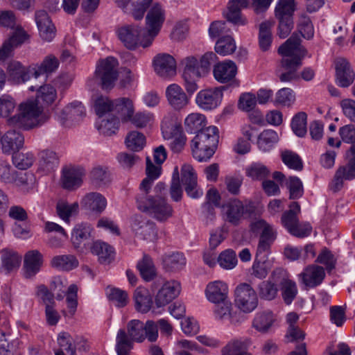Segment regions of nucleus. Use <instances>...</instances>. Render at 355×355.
<instances>
[{"label": "nucleus", "instance_id": "59", "mask_svg": "<svg viewBox=\"0 0 355 355\" xmlns=\"http://www.w3.org/2000/svg\"><path fill=\"white\" fill-rule=\"evenodd\" d=\"M295 10V0H279L275 8L277 18H292Z\"/></svg>", "mask_w": 355, "mask_h": 355}, {"label": "nucleus", "instance_id": "47", "mask_svg": "<svg viewBox=\"0 0 355 355\" xmlns=\"http://www.w3.org/2000/svg\"><path fill=\"white\" fill-rule=\"evenodd\" d=\"M137 268L141 276L146 282L152 280L156 276V269L153 260L146 254H144L143 259L138 262Z\"/></svg>", "mask_w": 355, "mask_h": 355}, {"label": "nucleus", "instance_id": "11", "mask_svg": "<svg viewBox=\"0 0 355 355\" xmlns=\"http://www.w3.org/2000/svg\"><path fill=\"white\" fill-rule=\"evenodd\" d=\"M248 213V207L238 199H232L222 206V216L225 222L239 225Z\"/></svg>", "mask_w": 355, "mask_h": 355}, {"label": "nucleus", "instance_id": "21", "mask_svg": "<svg viewBox=\"0 0 355 355\" xmlns=\"http://www.w3.org/2000/svg\"><path fill=\"white\" fill-rule=\"evenodd\" d=\"M355 78V72L349 62L345 58H338L336 60V80L338 86L348 87Z\"/></svg>", "mask_w": 355, "mask_h": 355}, {"label": "nucleus", "instance_id": "18", "mask_svg": "<svg viewBox=\"0 0 355 355\" xmlns=\"http://www.w3.org/2000/svg\"><path fill=\"white\" fill-rule=\"evenodd\" d=\"M181 181L189 197L196 199L202 196V190L198 187L197 174L191 165L184 164L182 166Z\"/></svg>", "mask_w": 355, "mask_h": 355}, {"label": "nucleus", "instance_id": "1", "mask_svg": "<svg viewBox=\"0 0 355 355\" xmlns=\"http://www.w3.org/2000/svg\"><path fill=\"white\" fill-rule=\"evenodd\" d=\"M30 90H37L36 99H30L19 104L17 114L8 119L10 125L17 126L24 130H30L41 125L43 108L39 104L42 102L50 105L56 98V90L49 85L44 86H31Z\"/></svg>", "mask_w": 355, "mask_h": 355}, {"label": "nucleus", "instance_id": "40", "mask_svg": "<svg viewBox=\"0 0 355 355\" xmlns=\"http://www.w3.org/2000/svg\"><path fill=\"white\" fill-rule=\"evenodd\" d=\"M268 255L257 256L252 267V275L262 279L266 277L272 268V260L268 259Z\"/></svg>", "mask_w": 355, "mask_h": 355}, {"label": "nucleus", "instance_id": "27", "mask_svg": "<svg viewBox=\"0 0 355 355\" xmlns=\"http://www.w3.org/2000/svg\"><path fill=\"white\" fill-rule=\"evenodd\" d=\"M43 256L38 250L28 251L24 257V275L26 278L34 277L41 268Z\"/></svg>", "mask_w": 355, "mask_h": 355}, {"label": "nucleus", "instance_id": "46", "mask_svg": "<svg viewBox=\"0 0 355 355\" xmlns=\"http://www.w3.org/2000/svg\"><path fill=\"white\" fill-rule=\"evenodd\" d=\"M78 207L77 202L70 204L65 200H59L56 205V211L61 219L69 223L70 217L78 213Z\"/></svg>", "mask_w": 355, "mask_h": 355}, {"label": "nucleus", "instance_id": "33", "mask_svg": "<svg viewBox=\"0 0 355 355\" xmlns=\"http://www.w3.org/2000/svg\"><path fill=\"white\" fill-rule=\"evenodd\" d=\"M58 165V159L53 151L45 150L39 155L37 171L46 174L53 171Z\"/></svg>", "mask_w": 355, "mask_h": 355}, {"label": "nucleus", "instance_id": "51", "mask_svg": "<svg viewBox=\"0 0 355 355\" xmlns=\"http://www.w3.org/2000/svg\"><path fill=\"white\" fill-rule=\"evenodd\" d=\"M108 299L119 308L125 306L128 302V295L126 291L114 287H108L106 290Z\"/></svg>", "mask_w": 355, "mask_h": 355}, {"label": "nucleus", "instance_id": "13", "mask_svg": "<svg viewBox=\"0 0 355 355\" xmlns=\"http://www.w3.org/2000/svg\"><path fill=\"white\" fill-rule=\"evenodd\" d=\"M85 114V107L82 103L73 101L57 114V119L62 125L70 127L82 121Z\"/></svg>", "mask_w": 355, "mask_h": 355}, {"label": "nucleus", "instance_id": "6", "mask_svg": "<svg viewBox=\"0 0 355 355\" xmlns=\"http://www.w3.org/2000/svg\"><path fill=\"white\" fill-rule=\"evenodd\" d=\"M252 232L259 233L257 248V255H268L270 248L277 239V231L274 227L263 219H258L251 224Z\"/></svg>", "mask_w": 355, "mask_h": 355}, {"label": "nucleus", "instance_id": "56", "mask_svg": "<svg viewBox=\"0 0 355 355\" xmlns=\"http://www.w3.org/2000/svg\"><path fill=\"white\" fill-rule=\"evenodd\" d=\"M34 161L35 157L32 153H19L17 151L12 153V162L19 169H27L32 166Z\"/></svg>", "mask_w": 355, "mask_h": 355}, {"label": "nucleus", "instance_id": "37", "mask_svg": "<svg viewBox=\"0 0 355 355\" xmlns=\"http://www.w3.org/2000/svg\"><path fill=\"white\" fill-rule=\"evenodd\" d=\"M92 228L87 223L76 225L71 232V242L75 248H78L81 245H85L91 237Z\"/></svg>", "mask_w": 355, "mask_h": 355}, {"label": "nucleus", "instance_id": "28", "mask_svg": "<svg viewBox=\"0 0 355 355\" xmlns=\"http://www.w3.org/2000/svg\"><path fill=\"white\" fill-rule=\"evenodd\" d=\"M275 321V315L271 311H259L253 318L252 327L261 334H267L270 331Z\"/></svg>", "mask_w": 355, "mask_h": 355}, {"label": "nucleus", "instance_id": "54", "mask_svg": "<svg viewBox=\"0 0 355 355\" xmlns=\"http://www.w3.org/2000/svg\"><path fill=\"white\" fill-rule=\"evenodd\" d=\"M186 264L184 256L180 252L173 253L164 259V268L169 271L181 270Z\"/></svg>", "mask_w": 355, "mask_h": 355}, {"label": "nucleus", "instance_id": "23", "mask_svg": "<svg viewBox=\"0 0 355 355\" xmlns=\"http://www.w3.org/2000/svg\"><path fill=\"white\" fill-rule=\"evenodd\" d=\"M228 286L220 280L209 282L205 289V295L207 300L211 303L224 302L228 298Z\"/></svg>", "mask_w": 355, "mask_h": 355}, {"label": "nucleus", "instance_id": "48", "mask_svg": "<svg viewBox=\"0 0 355 355\" xmlns=\"http://www.w3.org/2000/svg\"><path fill=\"white\" fill-rule=\"evenodd\" d=\"M278 135L272 130H266L259 136L257 144L260 150L268 151L277 141Z\"/></svg>", "mask_w": 355, "mask_h": 355}, {"label": "nucleus", "instance_id": "20", "mask_svg": "<svg viewBox=\"0 0 355 355\" xmlns=\"http://www.w3.org/2000/svg\"><path fill=\"white\" fill-rule=\"evenodd\" d=\"M24 143V136L15 130H10L1 137V150L4 154L10 155L19 151Z\"/></svg>", "mask_w": 355, "mask_h": 355}, {"label": "nucleus", "instance_id": "24", "mask_svg": "<svg viewBox=\"0 0 355 355\" xmlns=\"http://www.w3.org/2000/svg\"><path fill=\"white\" fill-rule=\"evenodd\" d=\"M166 95L170 105L176 110H180L189 103V98L180 86L170 85L166 90Z\"/></svg>", "mask_w": 355, "mask_h": 355}, {"label": "nucleus", "instance_id": "61", "mask_svg": "<svg viewBox=\"0 0 355 355\" xmlns=\"http://www.w3.org/2000/svg\"><path fill=\"white\" fill-rule=\"evenodd\" d=\"M295 96L293 91L290 88H282L277 91L274 103L277 105L291 106L295 101Z\"/></svg>", "mask_w": 355, "mask_h": 355}, {"label": "nucleus", "instance_id": "10", "mask_svg": "<svg viewBox=\"0 0 355 355\" xmlns=\"http://www.w3.org/2000/svg\"><path fill=\"white\" fill-rule=\"evenodd\" d=\"M271 278L280 283L282 298L286 304H291L298 293L296 282L288 278L286 272L280 268L272 271Z\"/></svg>", "mask_w": 355, "mask_h": 355}, {"label": "nucleus", "instance_id": "43", "mask_svg": "<svg viewBox=\"0 0 355 355\" xmlns=\"http://www.w3.org/2000/svg\"><path fill=\"white\" fill-rule=\"evenodd\" d=\"M206 117L198 112L189 114L184 120V126L188 132L198 133L204 129Z\"/></svg>", "mask_w": 355, "mask_h": 355}, {"label": "nucleus", "instance_id": "64", "mask_svg": "<svg viewBox=\"0 0 355 355\" xmlns=\"http://www.w3.org/2000/svg\"><path fill=\"white\" fill-rule=\"evenodd\" d=\"M119 123L117 117L112 116L109 119H102L97 128L101 134L110 136L115 133L119 128Z\"/></svg>", "mask_w": 355, "mask_h": 355}, {"label": "nucleus", "instance_id": "29", "mask_svg": "<svg viewBox=\"0 0 355 355\" xmlns=\"http://www.w3.org/2000/svg\"><path fill=\"white\" fill-rule=\"evenodd\" d=\"M161 130L164 139H169L174 134L182 130L181 122L178 120L176 114L169 112L164 116Z\"/></svg>", "mask_w": 355, "mask_h": 355}, {"label": "nucleus", "instance_id": "8", "mask_svg": "<svg viewBox=\"0 0 355 355\" xmlns=\"http://www.w3.org/2000/svg\"><path fill=\"white\" fill-rule=\"evenodd\" d=\"M116 33L120 41L130 50L139 46L143 47L142 44L146 41V37L144 35L142 28L137 25L123 26L117 29Z\"/></svg>", "mask_w": 355, "mask_h": 355}, {"label": "nucleus", "instance_id": "38", "mask_svg": "<svg viewBox=\"0 0 355 355\" xmlns=\"http://www.w3.org/2000/svg\"><path fill=\"white\" fill-rule=\"evenodd\" d=\"M135 309L137 311L146 313L153 305L152 297L146 288H137L134 293Z\"/></svg>", "mask_w": 355, "mask_h": 355}, {"label": "nucleus", "instance_id": "4", "mask_svg": "<svg viewBox=\"0 0 355 355\" xmlns=\"http://www.w3.org/2000/svg\"><path fill=\"white\" fill-rule=\"evenodd\" d=\"M137 203L139 210L148 213L159 222L167 220L173 214L172 206L164 197L159 195L141 192L137 196Z\"/></svg>", "mask_w": 355, "mask_h": 355}, {"label": "nucleus", "instance_id": "34", "mask_svg": "<svg viewBox=\"0 0 355 355\" xmlns=\"http://www.w3.org/2000/svg\"><path fill=\"white\" fill-rule=\"evenodd\" d=\"M8 74L9 78L15 84H21L26 82L30 79L29 72L22 64L18 61H12L8 66Z\"/></svg>", "mask_w": 355, "mask_h": 355}, {"label": "nucleus", "instance_id": "25", "mask_svg": "<svg viewBox=\"0 0 355 355\" xmlns=\"http://www.w3.org/2000/svg\"><path fill=\"white\" fill-rule=\"evenodd\" d=\"M84 170L82 168L69 167L62 171V184L64 189L73 190L80 187Z\"/></svg>", "mask_w": 355, "mask_h": 355}, {"label": "nucleus", "instance_id": "36", "mask_svg": "<svg viewBox=\"0 0 355 355\" xmlns=\"http://www.w3.org/2000/svg\"><path fill=\"white\" fill-rule=\"evenodd\" d=\"M2 270L8 273L19 268L21 261V257L16 252L4 249L1 251Z\"/></svg>", "mask_w": 355, "mask_h": 355}, {"label": "nucleus", "instance_id": "53", "mask_svg": "<svg viewBox=\"0 0 355 355\" xmlns=\"http://www.w3.org/2000/svg\"><path fill=\"white\" fill-rule=\"evenodd\" d=\"M219 266L225 270H232L237 265V257L235 252L227 249L220 253L217 258Z\"/></svg>", "mask_w": 355, "mask_h": 355}, {"label": "nucleus", "instance_id": "49", "mask_svg": "<svg viewBox=\"0 0 355 355\" xmlns=\"http://www.w3.org/2000/svg\"><path fill=\"white\" fill-rule=\"evenodd\" d=\"M126 147L132 151H139L146 144V137L141 132L132 131L129 132L125 139Z\"/></svg>", "mask_w": 355, "mask_h": 355}, {"label": "nucleus", "instance_id": "32", "mask_svg": "<svg viewBox=\"0 0 355 355\" xmlns=\"http://www.w3.org/2000/svg\"><path fill=\"white\" fill-rule=\"evenodd\" d=\"M80 203L87 209L101 213L107 206V200L100 193L91 192L82 198Z\"/></svg>", "mask_w": 355, "mask_h": 355}, {"label": "nucleus", "instance_id": "41", "mask_svg": "<svg viewBox=\"0 0 355 355\" xmlns=\"http://www.w3.org/2000/svg\"><path fill=\"white\" fill-rule=\"evenodd\" d=\"M51 266L59 270H71L78 266V261L74 255H57L51 260Z\"/></svg>", "mask_w": 355, "mask_h": 355}, {"label": "nucleus", "instance_id": "3", "mask_svg": "<svg viewBox=\"0 0 355 355\" xmlns=\"http://www.w3.org/2000/svg\"><path fill=\"white\" fill-rule=\"evenodd\" d=\"M218 130L216 126L204 128L191 141L193 157L198 162H207L214 154L218 143Z\"/></svg>", "mask_w": 355, "mask_h": 355}, {"label": "nucleus", "instance_id": "9", "mask_svg": "<svg viewBox=\"0 0 355 355\" xmlns=\"http://www.w3.org/2000/svg\"><path fill=\"white\" fill-rule=\"evenodd\" d=\"M164 19V11L159 5H155L149 10L146 16L148 34L146 35V41L142 44L144 48L151 45L155 37L159 32Z\"/></svg>", "mask_w": 355, "mask_h": 355}, {"label": "nucleus", "instance_id": "31", "mask_svg": "<svg viewBox=\"0 0 355 355\" xmlns=\"http://www.w3.org/2000/svg\"><path fill=\"white\" fill-rule=\"evenodd\" d=\"M114 112L118 114V119L122 122L131 121L135 114L133 102L128 98H119L114 100Z\"/></svg>", "mask_w": 355, "mask_h": 355}, {"label": "nucleus", "instance_id": "14", "mask_svg": "<svg viewBox=\"0 0 355 355\" xmlns=\"http://www.w3.org/2000/svg\"><path fill=\"white\" fill-rule=\"evenodd\" d=\"M345 159L346 164L340 166L334 175V183L337 189L343 187L344 180L355 179V144L346 152Z\"/></svg>", "mask_w": 355, "mask_h": 355}, {"label": "nucleus", "instance_id": "12", "mask_svg": "<svg viewBox=\"0 0 355 355\" xmlns=\"http://www.w3.org/2000/svg\"><path fill=\"white\" fill-rule=\"evenodd\" d=\"M131 229L137 237L144 240L153 241L157 237L156 224L141 215L132 218Z\"/></svg>", "mask_w": 355, "mask_h": 355}, {"label": "nucleus", "instance_id": "57", "mask_svg": "<svg viewBox=\"0 0 355 355\" xmlns=\"http://www.w3.org/2000/svg\"><path fill=\"white\" fill-rule=\"evenodd\" d=\"M282 160L289 168L302 171L303 162L300 157L295 152L285 150L282 153Z\"/></svg>", "mask_w": 355, "mask_h": 355}, {"label": "nucleus", "instance_id": "39", "mask_svg": "<svg viewBox=\"0 0 355 355\" xmlns=\"http://www.w3.org/2000/svg\"><path fill=\"white\" fill-rule=\"evenodd\" d=\"M146 178H144L141 184V192H149L153 182L155 180L157 179L161 174V166L154 165L149 157H146Z\"/></svg>", "mask_w": 355, "mask_h": 355}, {"label": "nucleus", "instance_id": "35", "mask_svg": "<svg viewBox=\"0 0 355 355\" xmlns=\"http://www.w3.org/2000/svg\"><path fill=\"white\" fill-rule=\"evenodd\" d=\"M250 343L248 338L231 340L222 348L221 355H251L246 352Z\"/></svg>", "mask_w": 355, "mask_h": 355}, {"label": "nucleus", "instance_id": "62", "mask_svg": "<svg viewBox=\"0 0 355 355\" xmlns=\"http://www.w3.org/2000/svg\"><path fill=\"white\" fill-rule=\"evenodd\" d=\"M169 192L171 198L173 201L179 202L182 200L183 190L180 184L178 166H175L174 168Z\"/></svg>", "mask_w": 355, "mask_h": 355}, {"label": "nucleus", "instance_id": "45", "mask_svg": "<svg viewBox=\"0 0 355 355\" xmlns=\"http://www.w3.org/2000/svg\"><path fill=\"white\" fill-rule=\"evenodd\" d=\"M91 250L93 254L98 256L99 261L102 263H108L113 258L112 248L104 242H94Z\"/></svg>", "mask_w": 355, "mask_h": 355}, {"label": "nucleus", "instance_id": "26", "mask_svg": "<svg viewBox=\"0 0 355 355\" xmlns=\"http://www.w3.org/2000/svg\"><path fill=\"white\" fill-rule=\"evenodd\" d=\"M249 0H230L225 17L227 21L236 24L245 25L247 20L241 15V10L248 6Z\"/></svg>", "mask_w": 355, "mask_h": 355}, {"label": "nucleus", "instance_id": "16", "mask_svg": "<svg viewBox=\"0 0 355 355\" xmlns=\"http://www.w3.org/2000/svg\"><path fill=\"white\" fill-rule=\"evenodd\" d=\"M181 292V284L176 280L165 282L157 291L155 303L157 307H163L178 297Z\"/></svg>", "mask_w": 355, "mask_h": 355}, {"label": "nucleus", "instance_id": "55", "mask_svg": "<svg viewBox=\"0 0 355 355\" xmlns=\"http://www.w3.org/2000/svg\"><path fill=\"white\" fill-rule=\"evenodd\" d=\"M307 114L304 112L296 114L291 121V128L293 132L300 137H303L306 134Z\"/></svg>", "mask_w": 355, "mask_h": 355}, {"label": "nucleus", "instance_id": "19", "mask_svg": "<svg viewBox=\"0 0 355 355\" xmlns=\"http://www.w3.org/2000/svg\"><path fill=\"white\" fill-rule=\"evenodd\" d=\"M213 73L215 79L221 83L232 81L234 87L239 85V81L235 78L237 67L232 60H226L215 65Z\"/></svg>", "mask_w": 355, "mask_h": 355}, {"label": "nucleus", "instance_id": "58", "mask_svg": "<svg viewBox=\"0 0 355 355\" xmlns=\"http://www.w3.org/2000/svg\"><path fill=\"white\" fill-rule=\"evenodd\" d=\"M245 173L254 180H261L269 175L270 170L262 164L253 163L246 168Z\"/></svg>", "mask_w": 355, "mask_h": 355}, {"label": "nucleus", "instance_id": "42", "mask_svg": "<svg viewBox=\"0 0 355 355\" xmlns=\"http://www.w3.org/2000/svg\"><path fill=\"white\" fill-rule=\"evenodd\" d=\"M59 66V61L53 55L46 56L40 65H35L32 68L33 76L37 78L40 76L50 73L55 71Z\"/></svg>", "mask_w": 355, "mask_h": 355}, {"label": "nucleus", "instance_id": "30", "mask_svg": "<svg viewBox=\"0 0 355 355\" xmlns=\"http://www.w3.org/2000/svg\"><path fill=\"white\" fill-rule=\"evenodd\" d=\"M123 331L127 338L131 342L132 348L133 347V342L142 343L145 340L144 335V324L139 320H132L127 324V332L124 329H119L116 338L119 336V333Z\"/></svg>", "mask_w": 355, "mask_h": 355}, {"label": "nucleus", "instance_id": "5", "mask_svg": "<svg viewBox=\"0 0 355 355\" xmlns=\"http://www.w3.org/2000/svg\"><path fill=\"white\" fill-rule=\"evenodd\" d=\"M119 62L116 58L108 56L100 60L95 71V78L103 89H112L119 76Z\"/></svg>", "mask_w": 355, "mask_h": 355}, {"label": "nucleus", "instance_id": "44", "mask_svg": "<svg viewBox=\"0 0 355 355\" xmlns=\"http://www.w3.org/2000/svg\"><path fill=\"white\" fill-rule=\"evenodd\" d=\"M289 207L290 209L283 214L281 220L282 225L290 233L292 228H294L299 222L297 215L300 212V206L298 202H293Z\"/></svg>", "mask_w": 355, "mask_h": 355}, {"label": "nucleus", "instance_id": "15", "mask_svg": "<svg viewBox=\"0 0 355 355\" xmlns=\"http://www.w3.org/2000/svg\"><path fill=\"white\" fill-rule=\"evenodd\" d=\"M223 89V87H219L200 91L196 97V104L205 110L215 109L222 101Z\"/></svg>", "mask_w": 355, "mask_h": 355}, {"label": "nucleus", "instance_id": "50", "mask_svg": "<svg viewBox=\"0 0 355 355\" xmlns=\"http://www.w3.org/2000/svg\"><path fill=\"white\" fill-rule=\"evenodd\" d=\"M272 26V24L268 21L262 22L259 26V44L261 49L263 51L268 50L271 45Z\"/></svg>", "mask_w": 355, "mask_h": 355}, {"label": "nucleus", "instance_id": "17", "mask_svg": "<svg viewBox=\"0 0 355 355\" xmlns=\"http://www.w3.org/2000/svg\"><path fill=\"white\" fill-rule=\"evenodd\" d=\"M298 277L306 288H313L322 284L325 277V271L322 266L311 264L298 275Z\"/></svg>", "mask_w": 355, "mask_h": 355}, {"label": "nucleus", "instance_id": "63", "mask_svg": "<svg viewBox=\"0 0 355 355\" xmlns=\"http://www.w3.org/2000/svg\"><path fill=\"white\" fill-rule=\"evenodd\" d=\"M16 184L24 192L33 191L36 186V178L31 173L20 174L15 180Z\"/></svg>", "mask_w": 355, "mask_h": 355}, {"label": "nucleus", "instance_id": "22", "mask_svg": "<svg viewBox=\"0 0 355 355\" xmlns=\"http://www.w3.org/2000/svg\"><path fill=\"white\" fill-rule=\"evenodd\" d=\"M153 65L155 72L162 77L173 76L176 73V61L167 53L158 54L154 58Z\"/></svg>", "mask_w": 355, "mask_h": 355}, {"label": "nucleus", "instance_id": "7", "mask_svg": "<svg viewBox=\"0 0 355 355\" xmlns=\"http://www.w3.org/2000/svg\"><path fill=\"white\" fill-rule=\"evenodd\" d=\"M235 304L244 313H251L258 306V297L253 288L242 283L235 289Z\"/></svg>", "mask_w": 355, "mask_h": 355}, {"label": "nucleus", "instance_id": "60", "mask_svg": "<svg viewBox=\"0 0 355 355\" xmlns=\"http://www.w3.org/2000/svg\"><path fill=\"white\" fill-rule=\"evenodd\" d=\"M184 69L182 74L191 76H203L198 60L194 56H189L182 60Z\"/></svg>", "mask_w": 355, "mask_h": 355}, {"label": "nucleus", "instance_id": "52", "mask_svg": "<svg viewBox=\"0 0 355 355\" xmlns=\"http://www.w3.org/2000/svg\"><path fill=\"white\" fill-rule=\"evenodd\" d=\"M236 48L235 41L230 35L219 38L215 46L216 53L223 56L233 53Z\"/></svg>", "mask_w": 355, "mask_h": 355}, {"label": "nucleus", "instance_id": "2", "mask_svg": "<svg viewBox=\"0 0 355 355\" xmlns=\"http://www.w3.org/2000/svg\"><path fill=\"white\" fill-rule=\"evenodd\" d=\"M300 42L299 35L293 33L278 49V53L283 56L282 67L285 71L279 76L282 82H289L299 78L297 71L307 53Z\"/></svg>", "mask_w": 355, "mask_h": 355}]
</instances>
